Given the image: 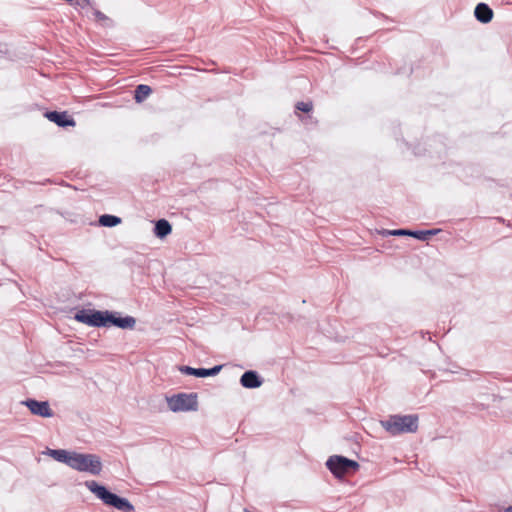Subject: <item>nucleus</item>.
Instances as JSON below:
<instances>
[{
	"label": "nucleus",
	"instance_id": "obj_1",
	"mask_svg": "<svg viewBox=\"0 0 512 512\" xmlns=\"http://www.w3.org/2000/svg\"><path fill=\"white\" fill-rule=\"evenodd\" d=\"M48 454L56 461L65 463L72 469L80 472L98 475L102 470L100 458L94 454L69 452L63 449H49Z\"/></svg>",
	"mask_w": 512,
	"mask_h": 512
},
{
	"label": "nucleus",
	"instance_id": "obj_15",
	"mask_svg": "<svg viewBox=\"0 0 512 512\" xmlns=\"http://www.w3.org/2000/svg\"><path fill=\"white\" fill-rule=\"evenodd\" d=\"M120 222H121V219L119 217H116L113 215H108V214L102 215L99 218V223L102 226H106V227L115 226V225L119 224Z\"/></svg>",
	"mask_w": 512,
	"mask_h": 512
},
{
	"label": "nucleus",
	"instance_id": "obj_17",
	"mask_svg": "<svg viewBox=\"0 0 512 512\" xmlns=\"http://www.w3.org/2000/svg\"><path fill=\"white\" fill-rule=\"evenodd\" d=\"M93 15L95 17V20L101 23L102 25H105L110 22V19L104 13L97 9L93 10Z\"/></svg>",
	"mask_w": 512,
	"mask_h": 512
},
{
	"label": "nucleus",
	"instance_id": "obj_8",
	"mask_svg": "<svg viewBox=\"0 0 512 512\" xmlns=\"http://www.w3.org/2000/svg\"><path fill=\"white\" fill-rule=\"evenodd\" d=\"M45 117L49 121L54 122L55 124H57L60 127L76 125L75 120L68 114L67 111H63V112L49 111V112L45 113Z\"/></svg>",
	"mask_w": 512,
	"mask_h": 512
},
{
	"label": "nucleus",
	"instance_id": "obj_13",
	"mask_svg": "<svg viewBox=\"0 0 512 512\" xmlns=\"http://www.w3.org/2000/svg\"><path fill=\"white\" fill-rule=\"evenodd\" d=\"M171 230H172V227L167 220L161 219L156 222V225H155L156 236L163 238V237L167 236L168 234H170Z\"/></svg>",
	"mask_w": 512,
	"mask_h": 512
},
{
	"label": "nucleus",
	"instance_id": "obj_16",
	"mask_svg": "<svg viewBox=\"0 0 512 512\" xmlns=\"http://www.w3.org/2000/svg\"><path fill=\"white\" fill-rule=\"evenodd\" d=\"M435 234V231H432V230H428V231H411V233H409V236H412V237H415L419 240H427L429 236L431 235H434Z\"/></svg>",
	"mask_w": 512,
	"mask_h": 512
},
{
	"label": "nucleus",
	"instance_id": "obj_3",
	"mask_svg": "<svg viewBox=\"0 0 512 512\" xmlns=\"http://www.w3.org/2000/svg\"><path fill=\"white\" fill-rule=\"evenodd\" d=\"M87 488L100 498L106 505L113 506L118 510L133 511L134 506L126 499L120 498L116 494L109 492L104 486L96 481H87Z\"/></svg>",
	"mask_w": 512,
	"mask_h": 512
},
{
	"label": "nucleus",
	"instance_id": "obj_7",
	"mask_svg": "<svg viewBox=\"0 0 512 512\" xmlns=\"http://www.w3.org/2000/svg\"><path fill=\"white\" fill-rule=\"evenodd\" d=\"M23 404L30 410L34 415L49 418L53 416V411L47 401H37L34 399H28Z\"/></svg>",
	"mask_w": 512,
	"mask_h": 512
},
{
	"label": "nucleus",
	"instance_id": "obj_4",
	"mask_svg": "<svg viewBox=\"0 0 512 512\" xmlns=\"http://www.w3.org/2000/svg\"><path fill=\"white\" fill-rule=\"evenodd\" d=\"M169 408L174 412L195 411L198 408L196 393H180L167 399Z\"/></svg>",
	"mask_w": 512,
	"mask_h": 512
},
{
	"label": "nucleus",
	"instance_id": "obj_11",
	"mask_svg": "<svg viewBox=\"0 0 512 512\" xmlns=\"http://www.w3.org/2000/svg\"><path fill=\"white\" fill-rule=\"evenodd\" d=\"M241 385L245 388H257L262 382L254 371L245 372L240 379Z\"/></svg>",
	"mask_w": 512,
	"mask_h": 512
},
{
	"label": "nucleus",
	"instance_id": "obj_19",
	"mask_svg": "<svg viewBox=\"0 0 512 512\" xmlns=\"http://www.w3.org/2000/svg\"><path fill=\"white\" fill-rule=\"evenodd\" d=\"M409 233H411V231L404 230V229L393 230V231L389 232V234H391V235H409Z\"/></svg>",
	"mask_w": 512,
	"mask_h": 512
},
{
	"label": "nucleus",
	"instance_id": "obj_5",
	"mask_svg": "<svg viewBox=\"0 0 512 512\" xmlns=\"http://www.w3.org/2000/svg\"><path fill=\"white\" fill-rule=\"evenodd\" d=\"M329 470L338 478H341L350 472L358 470L359 464L354 460L347 459L343 456H331L326 463Z\"/></svg>",
	"mask_w": 512,
	"mask_h": 512
},
{
	"label": "nucleus",
	"instance_id": "obj_10",
	"mask_svg": "<svg viewBox=\"0 0 512 512\" xmlns=\"http://www.w3.org/2000/svg\"><path fill=\"white\" fill-rule=\"evenodd\" d=\"M475 17L482 23H489L493 18V11L488 5L479 3L475 8Z\"/></svg>",
	"mask_w": 512,
	"mask_h": 512
},
{
	"label": "nucleus",
	"instance_id": "obj_14",
	"mask_svg": "<svg viewBox=\"0 0 512 512\" xmlns=\"http://www.w3.org/2000/svg\"><path fill=\"white\" fill-rule=\"evenodd\" d=\"M151 92L152 89L150 88V86L144 84L138 85L135 90L134 98L136 102L140 103L143 100H145L151 94Z\"/></svg>",
	"mask_w": 512,
	"mask_h": 512
},
{
	"label": "nucleus",
	"instance_id": "obj_20",
	"mask_svg": "<svg viewBox=\"0 0 512 512\" xmlns=\"http://www.w3.org/2000/svg\"><path fill=\"white\" fill-rule=\"evenodd\" d=\"M505 512H512V506L508 507Z\"/></svg>",
	"mask_w": 512,
	"mask_h": 512
},
{
	"label": "nucleus",
	"instance_id": "obj_9",
	"mask_svg": "<svg viewBox=\"0 0 512 512\" xmlns=\"http://www.w3.org/2000/svg\"><path fill=\"white\" fill-rule=\"evenodd\" d=\"M222 366H215L211 369H204V368H192L190 366H182L180 368V371L184 374L193 375L196 377H207V376H214L216 375L220 370Z\"/></svg>",
	"mask_w": 512,
	"mask_h": 512
},
{
	"label": "nucleus",
	"instance_id": "obj_18",
	"mask_svg": "<svg viewBox=\"0 0 512 512\" xmlns=\"http://www.w3.org/2000/svg\"><path fill=\"white\" fill-rule=\"evenodd\" d=\"M295 107H296V110H298V111H301L304 113H309L313 109V104H312V102L301 101V102H298Z\"/></svg>",
	"mask_w": 512,
	"mask_h": 512
},
{
	"label": "nucleus",
	"instance_id": "obj_2",
	"mask_svg": "<svg viewBox=\"0 0 512 512\" xmlns=\"http://www.w3.org/2000/svg\"><path fill=\"white\" fill-rule=\"evenodd\" d=\"M419 418L417 415H392L381 421L382 427L391 435L415 433L418 430Z\"/></svg>",
	"mask_w": 512,
	"mask_h": 512
},
{
	"label": "nucleus",
	"instance_id": "obj_6",
	"mask_svg": "<svg viewBox=\"0 0 512 512\" xmlns=\"http://www.w3.org/2000/svg\"><path fill=\"white\" fill-rule=\"evenodd\" d=\"M78 322L92 327H105L108 325V312H101L91 309H82L75 314Z\"/></svg>",
	"mask_w": 512,
	"mask_h": 512
},
{
	"label": "nucleus",
	"instance_id": "obj_12",
	"mask_svg": "<svg viewBox=\"0 0 512 512\" xmlns=\"http://www.w3.org/2000/svg\"><path fill=\"white\" fill-rule=\"evenodd\" d=\"M108 318V324H113L120 328H132L135 325V319L132 317L115 318L108 313Z\"/></svg>",
	"mask_w": 512,
	"mask_h": 512
}]
</instances>
